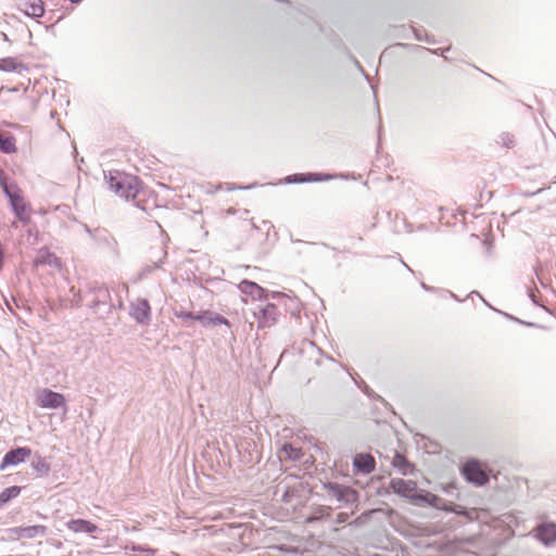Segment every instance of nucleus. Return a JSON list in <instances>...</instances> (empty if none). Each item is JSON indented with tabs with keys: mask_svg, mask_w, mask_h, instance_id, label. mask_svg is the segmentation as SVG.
<instances>
[{
	"mask_svg": "<svg viewBox=\"0 0 556 556\" xmlns=\"http://www.w3.org/2000/svg\"><path fill=\"white\" fill-rule=\"evenodd\" d=\"M323 492L319 494L325 502L336 504V508H350L354 514L359 505V492L337 481L321 482Z\"/></svg>",
	"mask_w": 556,
	"mask_h": 556,
	"instance_id": "f257e3e1",
	"label": "nucleus"
},
{
	"mask_svg": "<svg viewBox=\"0 0 556 556\" xmlns=\"http://www.w3.org/2000/svg\"><path fill=\"white\" fill-rule=\"evenodd\" d=\"M104 180L109 189L119 198L136 199L140 192L141 182L137 176L115 169L104 173Z\"/></svg>",
	"mask_w": 556,
	"mask_h": 556,
	"instance_id": "f03ea898",
	"label": "nucleus"
},
{
	"mask_svg": "<svg viewBox=\"0 0 556 556\" xmlns=\"http://www.w3.org/2000/svg\"><path fill=\"white\" fill-rule=\"evenodd\" d=\"M0 187L4 195L9 200L12 212L15 217L23 224L30 222L29 210L30 206L27 204L23 197V192L16 182H8L5 173L0 168Z\"/></svg>",
	"mask_w": 556,
	"mask_h": 556,
	"instance_id": "7ed1b4c3",
	"label": "nucleus"
},
{
	"mask_svg": "<svg viewBox=\"0 0 556 556\" xmlns=\"http://www.w3.org/2000/svg\"><path fill=\"white\" fill-rule=\"evenodd\" d=\"M415 504L433 507L457 516H463L467 519H472L473 515V511L467 507L446 501L437 494L421 489H419L418 495L415 497Z\"/></svg>",
	"mask_w": 556,
	"mask_h": 556,
	"instance_id": "20e7f679",
	"label": "nucleus"
},
{
	"mask_svg": "<svg viewBox=\"0 0 556 556\" xmlns=\"http://www.w3.org/2000/svg\"><path fill=\"white\" fill-rule=\"evenodd\" d=\"M79 301L85 302L90 308L103 307L105 313H110L113 307L109 289L98 281L86 285L85 290L79 294Z\"/></svg>",
	"mask_w": 556,
	"mask_h": 556,
	"instance_id": "39448f33",
	"label": "nucleus"
},
{
	"mask_svg": "<svg viewBox=\"0 0 556 556\" xmlns=\"http://www.w3.org/2000/svg\"><path fill=\"white\" fill-rule=\"evenodd\" d=\"M464 479L476 485L484 486L489 483L491 470L477 458H469L460 466Z\"/></svg>",
	"mask_w": 556,
	"mask_h": 556,
	"instance_id": "423d86ee",
	"label": "nucleus"
},
{
	"mask_svg": "<svg viewBox=\"0 0 556 556\" xmlns=\"http://www.w3.org/2000/svg\"><path fill=\"white\" fill-rule=\"evenodd\" d=\"M5 536L1 538L0 541H15L20 539H35L37 536L47 535V527L43 525L34 526H21L13 527L4 530Z\"/></svg>",
	"mask_w": 556,
	"mask_h": 556,
	"instance_id": "0eeeda50",
	"label": "nucleus"
},
{
	"mask_svg": "<svg viewBox=\"0 0 556 556\" xmlns=\"http://www.w3.org/2000/svg\"><path fill=\"white\" fill-rule=\"evenodd\" d=\"M390 490L415 504V497L418 495L419 488L413 480H404L402 478H392L389 483Z\"/></svg>",
	"mask_w": 556,
	"mask_h": 556,
	"instance_id": "6e6552de",
	"label": "nucleus"
},
{
	"mask_svg": "<svg viewBox=\"0 0 556 556\" xmlns=\"http://www.w3.org/2000/svg\"><path fill=\"white\" fill-rule=\"evenodd\" d=\"M280 316L278 307L273 303L258 305L254 311V317L257 319L260 328L273 327Z\"/></svg>",
	"mask_w": 556,
	"mask_h": 556,
	"instance_id": "1a4fd4ad",
	"label": "nucleus"
},
{
	"mask_svg": "<svg viewBox=\"0 0 556 556\" xmlns=\"http://www.w3.org/2000/svg\"><path fill=\"white\" fill-rule=\"evenodd\" d=\"M31 454L33 451L29 446H17L9 450L0 463V471H4L9 466L24 463Z\"/></svg>",
	"mask_w": 556,
	"mask_h": 556,
	"instance_id": "9d476101",
	"label": "nucleus"
},
{
	"mask_svg": "<svg viewBox=\"0 0 556 556\" xmlns=\"http://www.w3.org/2000/svg\"><path fill=\"white\" fill-rule=\"evenodd\" d=\"M129 315L137 324L148 326L151 321V306L147 299H137L130 303Z\"/></svg>",
	"mask_w": 556,
	"mask_h": 556,
	"instance_id": "9b49d317",
	"label": "nucleus"
},
{
	"mask_svg": "<svg viewBox=\"0 0 556 556\" xmlns=\"http://www.w3.org/2000/svg\"><path fill=\"white\" fill-rule=\"evenodd\" d=\"M533 536L544 546H552L556 542V522H540L532 531Z\"/></svg>",
	"mask_w": 556,
	"mask_h": 556,
	"instance_id": "f8f14e48",
	"label": "nucleus"
},
{
	"mask_svg": "<svg viewBox=\"0 0 556 556\" xmlns=\"http://www.w3.org/2000/svg\"><path fill=\"white\" fill-rule=\"evenodd\" d=\"M194 320L199 321L204 328L210 326H225L228 329L231 328V323L226 317L211 309L195 313Z\"/></svg>",
	"mask_w": 556,
	"mask_h": 556,
	"instance_id": "ddd939ff",
	"label": "nucleus"
},
{
	"mask_svg": "<svg viewBox=\"0 0 556 556\" xmlns=\"http://www.w3.org/2000/svg\"><path fill=\"white\" fill-rule=\"evenodd\" d=\"M65 396L62 393L45 389L38 396V404L42 408L58 409L65 407Z\"/></svg>",
	"mask_w": 556,
	"mask_h": 556,
	"instance_id": "4468645a",
	"label": "nucleus"
},
{
	"mask_svg": "<svg viewBox=\"0 0 556 556\" xmlns=\"http://www.w3.org/2000/svg\"><path fill=\"white\" fill-rule=\"evenodd\" d=\"M353 468L355 473L369 475L376 468L375 457L368 453H357L353 457Z\"/></svg>",
	"mask_w": 556,
	"mask_h": 556,
	"instance_id": "2eb2a0df",
	"label": "nucleus"
},
{
	"mask_svg": "<svg viewBox=\"0 0 556 556\" xmlns=\"http://www.w3.org/2000/svg\"><path fill=\"white\" fill-rule=\"evenodd\" d=\"M238 287L243 294L251 296L252 300L268 299L269 292L252 280L243 279Z\"/></svg>",
	"mask_w": 556,
	"mask_h": 556,
	"instance_id": "dca6fc26",
	"label": "nucleus"
},
{
	"mask_svg": "<svg viewBox=\"0 0 556 556\" xmlns=\"http://www.w3.org/2000/svg\"><path fill=\"white\" fill-rule=\"evenodd\" d=\"M331 179L330 175L319 173L292 174L285 178V184L318 182Z\"/></svg>",
	"mask_w": 556,
	"mask_h": 556,
	"instance_id": "f3484780",
	"label": "nucleus"
},
{
	"mask_svg": "<svg viewBox=\"0 0 556 556\" xmlns=\"http://www.w3.org/2000/svg\"><path fill=\"white\" fill-rule=\"evenodd\" d=\"M17 8L29 17H41L45 14V4L42 0H21Z\"/></svg>",
	"mask_w": 556,
	"mask_h": 556,
	"instance_id": "a211bd4d",
	"label": "nucleus"
},
{
	"mask_svg": "<svg viewBox=\"0 0 556 556\" xmlns=\"http://www.w3.org/2000/svg\"><path fill=\"white\" fill-rule=\"evenodd\" d=\"M30 467L38 478H47L51 472V463L38 453L34 455Z\"/></svg>",
	"mask_w": 556,
	"mask_h": 556,
	"instance_id": "6ab92c4d",
	"label": "nucleus"
},
{
	"mask_svg": "<svg viewBox=\"0 0 556 556\" xmlns=\"http://www.w3.org/2000/svg\"><path fill=\"white\" fill-rule=\"evenodd\" d=\"M49 265L51 267H60V260L56 257V255L52 252H50L47 248H42L38 251L37 256L34 260V266H45Z\"/></svg>",
	"mask_w": 556,
	"mask_h": 556,
	"instance_id": "aec40b11",
	"label": "nucleus"
},
{
	"mask_svg": "<svg viewBox=\"0 0 556 556\" xmlns=\"http://www.w3.org/2000/svg\"><path fill=\"white\" fill-rule=\"evenodd\" d=\"M67 527L73 532L81 533H94L98 530V526L93 522L85 519H72L68 521Z\"/></svg>",
	"mask_w": 556,
	"mask_h": 556,
	"instance_id": "412c9836",
	"label": "nucleus"
},
{
	"mask_svg": "<svg viewBox=\"0 0 556 556\" xmlns=\"http://www.w3.org/2000/svg\"><path fill=\"white\" fill-rule=\"evenodd\" d=\"M156 253H157V257H156L157 260L156 261L153 260V262H151V264H146L141 268V271H140L141 276H147V275L151 274L153 270L161 268L162 264L165 263V261L167 258L166 249L163 245H157Z\"/></svg>",
	"mask_w": 556,
	"mask_h": 556,
	"instance_id": "4be33fe9",
	"label": "nucleus"
},
{
	"mask_svg": "<svg viewBox=\"0 0 556 556\" xmlns=\"http://www.w3.org/2000/svg\"><path fill=\"white\" fill-rule=\"evenodd\" d=\"M391 465L403 476L413 473L415 466L405 456L395 452Z\"/></svg>",
	"mask_w": 556,
	"mask_h": 556,
	"instance_id": "5701e85b",
	"label": "nucleus"
},
{
	"mask_svg": "<svg viewBox=\"0 0 556 556\" xmlns=\"http://www.w3.org/2000/svg\"><path fill=\"white\" fill-rule=\"evenodd\" d=\"M332 508L326 505H317L312 508L311 514L307 516V522H316L328 519L331 516Z\"/></svg>",
	"mask_w": 556,
	"mask_h": 556,
	"instance_id": "b1692460",
	"label": "nucleus"
},
{
	"mask_svg": "<svg viewBox=\"0 0 556 556\" xmlns=\"http://www.w3.org/2000/svg\"><path fill=\"white\" fill-rule=\"evenodd\" d=\"M26 70L25 65L22 62H17L12 56H7L0 59V71L2 72H16L21 73Z\"/></svg>",
	"mask_w": 556,
	"mask_h": 556,
	"instance_id": "393cba45",
	"label": "nucleus"
},
{
	"mask_svg": "<svg viewBox=\"0 0 556 556\" xmlns=\"http://www.w3.org/2000/svg\"><path fill=\"white\" fill-rule=\"evenodd\" d=\"M0 151L4 154H11L16 151V139L12 134L4 135L0 131Z\"/></svg>",
	"mask_w": 556,
	"mask_h": 556,
	"instance_id": "a878e982",
	"label": "nucleus"
},
{
	"mask_svg": "<svg viewBox=\"0 0 556 556\" xmlns=\"http://www.w3.org/2000/svg\"><path fill=\"white\" fill-rule=\"evenodd\" d=\"M22 486L18 485H12L9 488H5L0 493V508L7 505L9 502L17 497L22 492Z\"/></svg>",
	"mask_w": 556,
	"mask_h": 556,
	"instance_id": "bb28decb",
	"label": "nucleus"
},
{
	"mask_svg": "<svg viewBox=\"0 0 556 556\" xmlns=\"http://www.w3.org/2000/svg\"><path fill=\"white\" fill-rule=\"evenodd\" d=\"M125 549H129L131 552L146 553L149 556H154L157 553L156 548H153L149 545H140L134 542H129L125 545Z\"/></svg>",
	"mask_w": 556,
	"mask_h": 556,
	"instance_id": "cd10ccee",
	"label": "nucleus"
},
{
	"mask_svg": "<svg viewBox=\"0 0 556 556\" xmlns=\"http://www.w3.org/2000/svg\"><path fill=\"white\" fill-rule=\"evenodd\" d=\"M282 451L287 454V457L291 460H299L302 457V451L294 447L291 443H285Z\"/></svg>",
	"mask_w": 556,
	"mask_h": 556,
	"instance_id": "c85d7f7f",
	"label": "nucleus"
},
{
	"mask_svg": "<svg viewBox=\"0 0 556 556\" xmlns=\"http://www.w3.org/2000/svg\"><path fill=\"white\" fill-rule=\"evenodd\" d=\"M497 142L505 148H513L515 146V137L509 132H503L498 136Z\"/></svg>",
	"mask_w": 556,
	"mask_h": 556,
	"instance_id": "c756f323",
	"label": "nucleus"
},
{
	"mask_svg": "<svg viewBox=\"0 0 556 556\" xmlns=\"http://www.w3.org/2000/svg\"><path fill=\"white\" fill-rule=\"evenodd\" d=\"M175 316L177 318H180L182 320H194L195 318V313H192V312H187L185 309H180V311H176L175 312Z\"/></svg>",
	"mask_w": 556,
	"mask_h": 556,
	"instance_id": "7c9ffc66",
	"label": "nucleus"
},
{
	"mask_svg": "<svg viewBox=\"0 0 556 556\" xmlns=\"http://www.w3.org/2000/svg\"><path fill=\"white\" fill-rule=\"evenodd\" d=\"M364 393L369 396L370 399L372 400H376V401H379L383 404H387V402L384 401V399L382 396H380L379 394L375 393L368 386L365 384L364 389H363Z\"/></svg>",
	"mask_w": 556,
	"mask_h": 556,
	"instance_id": "2f4dec72",
	"label": "nucleus"
},
{
	"mask_svg": "<svg viewBox=\"0 0 556 556\" xmlns=\"http://www.w3.org/2000/svg\"><path fill=\"white\" fill-rule=\"evenodd\" d=\"M351 515H352L351 513L341 511V513L337 514L334 522L337 525L345 523L349 521V518Z\"/></svg>",
	"mask_w": 556,
	"mask_h": 556,
	"instance_id": "473e14b6",
	"label": "nucleus"
},
{
	"mask_svg": "<svg viewBox=\"0 0 556 556\" xmlns=\"http://www.w3.org/2000/svg\"><path fill=\"white\" fill-rule=\"evenodd\" d=\"M291 497H292V493L290 492V490H289V489H287V490L282 493L281 501H282L283 503H290Z\"/></svg>",
	"mask_w": 556,
	"mask_h": 556,
	"instance_id": "72a5a7b5",
	"label": "nucleus"
},
{
	"mask_svg": "<svg viewBox=\"0 0 556 556\" xmlns=\"http://www.w3.org/2000/svg\"><path fill=\"white\" fill-rule=\"evenodd\" d=\"M156 249H157V247H155V248H151V250H150V256H149V261H150V262H153V260H154V261H156V260H157V258H156V257H157Z\"/></svg>",
	"mask_w": 556,
	"mask_h": 556,
	"instance_id": "f704fd0d",
	"label": "nucleus"
},
{
	"mask_svg": "<svg viewBox=\"0 0 556 556\" xmlns=\"http://www.w3.org/2000/svg\"><path fill=\"white\" fill-rule=\"evenodd\" d=\"M472 295H477V296H479V298L484 302V304H485V305H488L489 307H491L492 309H494V308H493V307H492V306H491V305H490V304H489V303L483 299V296H482L478 291H471V292L469 293L468 298H470V296H472Z\"/></svg>",
	"mask_w": 556,
	"mask_h": 556,
	"instance_id": "c9c22d12",
	"label": "nucleus"
},
{
	"mask_svg": "<svg viewBox=\"0 0 556 556\" xmlns=\"http://www.w3.org/2000/svg\"><path fill=\"white\" fill-rule=\"evenodd\" d=\"M270 294H271L273 299H277V300H282V299L287 298V295H285L280 292H277V291H273ZM288 299H290V298L288 296Z\"/></svg>",
	"mask_w": 556,
	"mask_h": 556,
	"instance_id": "e433bc0d",
	"label": "nucleus"
},
{
	"mask_svg": "<svg viewBox=\"0 0 556 556\" xmlns=\"http://www.w3.org/2000/svg\"><path fill=\"white\" fill-rule=\"evenodd\" d=\"M415 38L419 41L424 40V36L418 30H415Z\"/></svg>",
	"mask_w": 556,
	"mask_h": 556,
	"instance_id": "4c0bfd02",
	"label": "nucleus"
},
{
	"mask_svg": "<svg viewBox=\"0 0 556 556\" xmlns=\"http://www.w3.org/2000/svg\"><path fill=\"white\" fill-rule=\"evenodd\" d=\"M450 296H451L452 299H454L455 301H457V302H462V301H463L462 299H459V298H458L455 293H453V292H450Z\"/></svg>",
	"mask_w": 556,
	"mask_h": 556,
	"instance_id": "58836bf2",
	"label": "nucleus"
},
{
	"mask_svg": "<svg viewBox=\"0 0 556 556\" xmlns=\"http://www.w3.org/2000/svg\"><path fill=\"white\" fill-rule=\"evenodd\" d=\"M422 41H426V42H428V43H434V40H433V39H431V38H430L429 36H427V35L424 37V40H422Z\"/></svg>",
	"mask_w": 556,
	"mask_h": 556,
	"instance_id": "ea45409f",
	"label": "nucleus"
},
{
	"mask_svg": "<svg viewBox=\"0 0 556 556\" xmlns=\"http://www.w3.org/2000/svg\"><path fill=\"white\" fill-rule=\"evenodd\" d=\"M421 288L426 291H431L432 290V287H429L428 285H426L425 282H421Z\"/></svg>",
	"mask_w": 556,
	"mask_h": 556,
	"instance_id": "a19ab883",
	"label": "nucleus"
},
{
	"mask_svg": "<svg viewBox=\"0 0 556 556\" xmlns=\"http://www.w3.org/2000/svg\"><path fill=\"white\" fill-rule=\"evenodd\" d=\"M529 296H530L532 303L538 304L535 296L531 292H530Z\"/></svg>",
	"mask_w": 556,
	"mask_h": 556,
	"instance_id": "79ce46f5",
	"label": "nucleus"
},
{
	"mask_svg": "<svg viewBox=\"0 0 556 556\" xmlns=\"http://www.w3.org/2000/svg\"><path fill=\"white\" fill-rule=\"evenodd\" d=\"M264 225H267L268 226V229H270L273 227L271 223L270 222H267V220H264Z\"/></svg>",
	"mask_w": 556,
	"mask_h": 556,
	"instance_id": "37998d69",
	"label": "nucleus"
},
{
	"mask_svg": "<svg viewBox=\"0 0 556 556\" xmlns=\"http://www.w3.org/2000/svg\"><path fill=\"white\" fill-rule=\"evenodd\" d=\"M70 2L74 3V4H78L80 3L83 0H68Z\"/></svg>",
	"mask_w": 556,
	"mask_h": 556,
	"instance_id": "c03bdc74",
	"label": "nucleus"
},
{
	"mask_svg": "<svg viewBox=\"0 0 556 556\" xmlns=\"http://www.w3.org/2000/svg\"><path fill=\"white\" fill-rule=\"evenodd\" d=\"M85 230H86L89 235H91V229H90L87 225H85Z\"/></svg>",
	"mask_w": 556,
	"mask_h": 556,
	"instance_id": "a18cd8bd",
	"label": "nucleus"
},
{
	"mask_svg": "<svg viewBox=\"0 0 556 556\" xmlns=\"http://www.w3.org/2000/svg\"><path fill=\"white\" fill-rule=\"evenodd\" d=\"M402 263H403L404 267H406L409 271L413 273L412 268L407 264H405L404 262H402Z\"/></svg>",
	"mask_w": 556,
	"mask_h": 556,
	"instance_id": "49530a36",
	"label": "nucleus"
},
{
	"mask_svg": "<svg viewBox=\"0 0 556 556\" xmlns=\"http://www.w3.org/2000/svg\"><path fill=\"white\" fill-rule=\"evenodd\" d=\"M294 242L304 243V241H301V240H295ZM305 244H312V243L311 242H305Z\"/></svg>",
	"mask_w": 556,
	"mask_h": 556,
	"instance_id": "de8ad7c7",
	"label": "nucleus"
},
{
	"mask_svg": "<svg viewBox=\"0 0 556 556\" xmlns=\"http://www.w3.org/2000/svg\"><path fill=\"white\" fill-rule=\"evenodd\" d=\"M435 53H437V54H442V53H443V50H442V49H438V50L435 51Z\"/></svg>",
	"mask_w": 556,
	"mask_h": 556,
	"instance_id": "09e8293b",
	"label": "nucleus"
},
{
	"mask_svg": "<svg viewBox=\"0 0 556 556\" xmlns=\"http://www.w3.org/2000/svg\"><path fill=\"white\" fill-rule=\"evenodd\" d=\"M253 186H248V187H238L239 189H251Z\"/></svg>",
	"mask_w": 556,
	"mask_h": 556,
	"instance_id": "8fccbe9b",
	"label": "nucleus"
},
{
	"mask_svg": "<svg viewBox=\"0 0 556 556\" xmlns=\"http://www.w3.org/2000/svg\"><path fill=\"white\" fill-rule=\"evenodd\" d=\"M355 63H356V65L361 68V71H362V72H364V71H363V68H362V67H361V65H359V62H358V61H356Z\"/></svg>",
	"mask_w": 556,
	"mask_h": 556,
	"instance_id": "3c124183",
	"label": "nucleus"
},
{
	"mask_svg": "<svg viewBox=\"0 0 556 556\" xmlns=\"http://www.w3.org/2000/svg\"><path fill=\"white\" fill-rule=\"evenodd\" d=\"M2 35H3L4 40L8 41L9 40L8 36L5 34H2Z\"/></svg>",
	"mask_w": 556,
	"mask_h": 556,
	"instance_id": "603ef678",
	"label": "nucleus"
},
{
	"mask_svg": "<svg viewBox=\"0 0 556 556\" xmlns=\"http://www.w3.org/2000/svg\"><path fill=\"white\" fill-rule=\"evenodd\" d=\"M540 191L541 190H536V192L530 193L529 195H533V194L540 193Z\"/></svg>",
	"mask_w": 556,
	"mask_h": 556,
	"instance_id": "864d4df0",
	"label": "nucleus"
}]
</instances>
